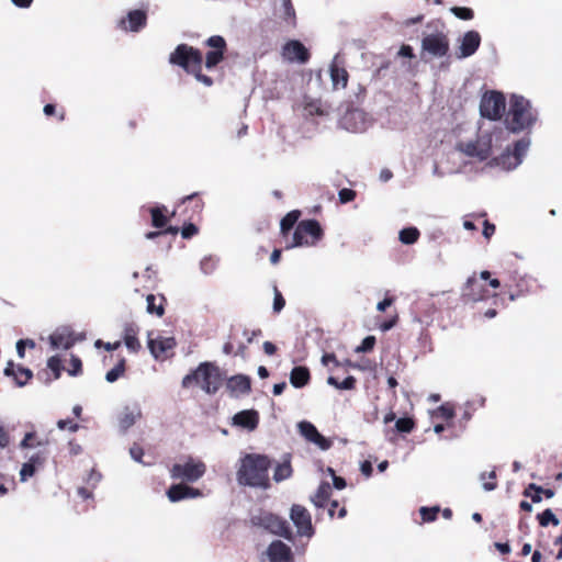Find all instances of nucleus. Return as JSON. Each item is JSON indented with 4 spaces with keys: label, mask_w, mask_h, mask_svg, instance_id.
<instances>
[{
    "label": "nucleus",
    "mask_w": 562,
    "mask_h": 562,
    "mask_svg": "<svg viewBox=\"0 0 562 562\" xmlns=\"http://www.w3.org/2000/svg\"><path fill=\"white\" fill-rule=\"evenodd\" d=\"M233 422L237 426L254 430L259 424V414L254 409L241 411L235 414Z\"/></svg>",
    "instance_id": "393cba45"
},
{
    "label": "nucleus",
    "mask_w": 562,
    "mask_h": 562,
    "mask_svg": "<svg viewBox=\"0 0 562 562\" xmlns=\"http://www.w3.org/2000/svg\"><path fill=\"white\" fill-rule=\"evenodd\" d=\"M395 299L393 296H386L383 301L379 302L376 305V310L379 312H384L387 307H390L394 303Z\"/></svg>",
    "instance_id": "338daca9"
},
{
    "label": "nucleus",
    "mask_w": 562,
    "mask_h": 562,
    "mask_svg": "<svg viewBox=\"0 0 562 562\" xmlns=\"http://www.w3.org/2000/svg\"><path fill=\"white\" fill-rule=\"evenodd\" d=\"M506 108L505 97L499 91L485 92L480 102V113L491 121L501 120Z\"/></svg>",
    "instance_id": "9b49d317"
},
{
    "label": "nucleus",
    "mask_w": 562,
    "mask_h": 562,
    "mask_svg": "<svg viewBox=\"0 0 562 562\" xmlns=\"http://www.w3.org/2000/svg\"><path fill=\"white\" fill-rule=\"evenodd\" d=\"M57 427L60 430L68 429L71 432H76L79 429V425L70 419H59L57 422Z\"/></svg>",
    "instance_id": "052dcab7"
},
{
    "label": "nucleus",
    "mask_w": 562,
    "mask_h": 562,
    "mask_svg": "<svg viewBox=\"0 0 562 562\" xmlns=\"http://www.w3.org/2000/svg\"><path fill=\"white\" fill-rule=\"evenodd\" d=\"M169 63L181 67L186 72L206 87L213 85V79L202 72L203 55L200 49L188 44H179L169 55Z\"/></svg>",
    "instance_id": "f03ea898"
},
{
    "label": "nucleus",
    "mask_w": 562,
    "mask_h": 562,
    "mask_svg": "<svg viewBox=\"0 0 562 562\" xmlns=\"http://www.w3.org/2000/svg\"><path fill=\"white\" fill-rule=\"evenodd\" d=\"M297 428L301 436H303L307 441L319 447L322 450H328L331 447V440L319 434L317 428L311 422H300Z\"/></svg>",
    "instance_id": "dca6fc26"
},
{
    "label": "nucleus",
    "mask_w": 562,
    "mask_h": 562,
    "mask_svg": "<svg viewBox=\"0 0 562 562\" xmlns=\"http://www.w3.org/2000/svg\"><path fill=\"white\" fill-rule=\"evenodd\" d=\"M537 121V112L529 100L521 95H513L509 101V110L505 119L507 130L513 133L530 128Z\"/></svg>",
    "instance_id": "7ed1b4c3"
},
{
    "label": "nucleus",
    "mask_w": 562,
    "mask_h": 562,
    "mask_svg": "<svg viewBox=\"0 0 562 562\" xmlns=\"http://www.w3.org/2000/svg\"><path fill=\"white\" fill-rule=\"evenodd\" d=\"M206 472V465L202 460L188 457L183 463H175L170 469V476L190 483L200 480Z\"/></svg>",
    "instance_id": "0eeeda50"
},
{
    "label": "nucleus",
    "mask_w": 562,
    "mask_h": 562,
    "mask_svg": "<svg viewBox=\"0 0 562 562\" xmlns=\"http://www.w3.org/2000/svg\"><path fill=\"white\" fill-rule=\"evenodd\" d=\"M330 473L333 474V484L337 490H342L346 487L347 483L346 480L341 476L335 475L334 471L329 469Z\"/></svg>",
    "instance_id": "774afa93"
},
{
    "label": "nucleus",
    "mask_w": 562,
    "mask_h": 562,
    "mask_svg": "<svg viewBox=\"0 0 562 562\" xmlns=\"http://www.w3.org/2000/svg\"><path fill=\"white\" fill-rule=\"evenodd\" d=\"M43 442L37 439L35 432L25 434L23 440L20 443L21 448H35L42 446Z\"/></svg>",
    "instance_id": "864d4df0"
},
{
    "label": "nucleus",
    "mask_w": 562,
    "mask_h": 562,
    "mask_svg": "<svg viewBox=\"0 0 562 562\" xmlns=\"http://www.w3.org/2000/svg\"><path fill=\"white\" fill-rule=\"evenodd\" d=\"M176 340L172 337H158L148 340V348L156 359L166 357V353L173 349Z\"/></svg>",
    "instance_id": "aec40b11"
},
{
    "label": "nucleus",
    "mask_w": 562,
    "mask_h": 562,
    "mask_svg": "<svg viewBox=\"0 0 562 562\" xmlns=\"http://www.w3.org/2000/svg\"><path fill=\"white\" fill-rule=\"evenodd\" d=\"M375 337L374 336H367L360 346L356 348V352H369L371 351L375 346Z\"/></svg>",
    "instance_id": "6e6d98bb"
},
{
    "label": "nucleus",
    "mask_w": 562,
    "mask_h": 562,
    "mask_svg": "<svg viewBox=\"0 0 562 562\" xmlns=\"http://www.w3.org/2000/svg\"><path fill=\"white\" fill-rule=\"evenodd\" d=\"M254 525L260 526L273 535L283 537L286 540L292 541L294 536L289 526V522L278 515L272 513H261L258 516L252 517Z\"/></svg>",
    "instance_id": "9d476101"
},
{
    "label": "nucleus",
    "mask_w": 562,
    "mask_h": 562,
    "mask_svg": "<svg viewBox=\"0 0 562 562\" xmlns=\"http://www.w3.org/2000/svg\"><path fill=\"white\" fill-rule=\"evenodd\" d=\"M201 495L196 488L190 487L183 483L173 484L167 491V496L170 502H180L186 498H194Z\"/></svg>",
    "instance_id": "6ab92c4d"
},
{
    "label": "nucleus",
    "mask_w": 562,
    "mask_h": 562,
    "mask_svg": "<svg viewBox=\"0 0 562 562\" xmlns=\"http://www.w3.org/2000/svg\"><path fill=\"white\" fill-rule=\"evenodd\" d=\"M331 496V486L328 482H322L316 491V493L311 496V502L317 508H324L327 506L328 501Z\"/></svg>",
    "instance_id": "7c9ffc66"
},
{
    "label": "nucleus",
    "mask_w": 562,
    "mask_h": 562,
    "mask_svg": "<svg viewBox=\"0 0 562 562\" xmlns=\"http://www.w3.org/2000/svg\"><path fill=\"white\" fill-rule=\"evenodd\" d=\"M481 45V35L477 31L471 30L463 34L460 45L456 49L458 59L468 58L476 53Z\"/></svg>",
    "instance_id": "2eb2a0df"
},
{
    "label": "nucleus",
    "mask_w": 562,
    "mask_h": 562,
    "mask_svg": "<svg viewBox=\"0 0 562 562\" xmlns=\"http://www.w3.org/2000/svg\"><path fill=\"white\" fill-rule=\"evenodd\" d=\"M281 55L289 63L306 64L311 58L310 50L297 40L288 41L282 46Z\"/></svg>",
    "instance_id": "4468645a"
},
{
    "label": "nucleus",
    "mask_w": 562,
    "mask_h": 562,
    "mask_svg": "<svg viewBox=\"0 0 562 562\" xmlns=\"http://www.w3.org/2000/svg\"><path fill=\"white\" fill-rule=\"evenodd\" d=\"M486 282H488V285L494 290L501 286L499 280L496 278H491L490 271H482L479 276L474 272L471 277L468 278L464 286L462 288V301L464 303H475L495 295L494 292L492 293L490 291Z\"/></svg>",
    "instance_id": "39448f33"
},
{
    "label": "nucleus",
    "mask_w": 562,
    "mask_h": 562,
    "mask_svg": "<svg viewBox=\"0 0 562 562\" xmlns=\"http://www.w3.org/2000/svg\"><path fill=\"white\" fill-rule=\"evenodd\" d=\"M440 508L438 506L434 507H422L419 509L422 519L424 522L435 521L438 517Z\"/></svg>",
    "instance_id": "de8ad7c7"
},
{
    "label": "nucleus",
    "mask_w": 562,
    "mask_h": 562,
    "mask_svg": "<svg viewBox=\"0 0 562 562\" xmlns=\"http://www.w3.org/2000/svg\"><path fill=\"white\" fill-rule=\"evenodd\" d=\"M182 387L188 389L192 384L199 385L205 393L215 394L223 384V375L220 368L212 362H202L182 379Z\"/></svg>",
    "instance_id": "20e7f679"
},
{
    "label": "nucleus",
    "mask_w": 562,
    "mask_h": 562,
    "mask_svg": "<svg viewBox=\"0 0 562 562\" xmlns=\"http://www.w3.org/2000/svg\"><path fill=\"white\" fill-rule=\"evenodd\" d=\"M536 281L529 277H520L514 285H508L507 294L510 301L525 296L533 291Z\"/></svg>",
    "instance_id": "a211bd4d"
},
{
    "label": "nucleus",
    "mask_w": 562,
    "mask_h": 562,
    "mask_svg": "<svg viewBox=\"0 0 562 562\" xmlns=\"http://www.w3.org/2000/svg\"><path fill=\"white\" fill-rule=\"evenodd\" d=\"M126 371V359L121 357L113 369L106 372L105 380L110 383L117 381Z\"/></svg>",
    "instance_id": "f704fd0d"
},
{
    "label": "nucleus",
    "mask_w": 562,
    "mask_h": 562,
    "mask_svg": "<svg viewBox=\"0 0 562 562\" xmlns=\"http://www.w3.org/2000/svg\"><path fill=\"white\" fill-rule=\"evenodd\" d=\"M450 11L460 20H472L474 18V12L471 8L467 7H452Z\"/></svg>",
    "instance_id": "8fccbe9b"
},
{
    "label": "nucleus",
    "mask_w": 562,
    "mask_h": 562,
    "mask_svg": "<svg viewBox=\"0 0 562 562\" xmlns=\"http://www.w3.org/2000/svg\"><path fill=\"white\" fill-rule=\"evenodd\" d=\"M283 7H284V19L285 20H291L292 23L294 24V21H295V10H294V7L292 4V1L291 0H283Z\"/></svg>",
    "instance_id": "680f3d73"
},
{
    "label": "nucleus",
    "mask_w": 562,
    "mask_h": 562,
    "mask_svg": "<svg viewBox=\"0 0 562 562\" xmlns=\"http://www.w3.org/2000/svg\"><path fill=\"white\" fill-rule=\"evenodd\" d=\"M419 236L420 233L416 227H406L400 232V240L405 245L415 244Z\"/></svg>",
    "instance_id": "4c0bfd02"
},
{
    "label": "nucleus",
    "mask_w": 562,
    "mask_h": 562,
    "mask_svg": "<svg viewBox=\"0 0 562 562\" xmlns=\"http://www.w3.org/2000/svg\"><path fill=\"white\" fill-rule=\"evenodd\" d=\"M459 147L467 156L479 158L480 160H486L491 156V146L477 140L460 144Z\"/></svg>",
    "instance_id": "4be33fe9"
},
{
    "label": "nucleus",
    "mask_w": 562,
    "mask_h": 562,
    "mask_svg": "<svg viewBox=\"0 0 562 562\" xmlns=\"http://www.w3.org/2000/svg\"><path fill=\"white\" fill-rule=\"evenodd\" d=\"M147 301V312L149 314H156L157 316L161 317L165 313L164 304L166 302V299L164 295L156 296L154 294H148L146 297Z\"/></svg>",
    "instance_id": "473e14b6"
},
{
    "label": "nucleus",
    "mask_w": 562,
    "mask_h": 562,
    "mask_svg": "<svg viewBox=\"0 0 562 562\" xmlns=\"http://www.w3.org/2000/svg\"><path fill=\"white\" fill-rule=\"evenodd\" d=\"M301 216V211L293 210L290 211L280 223V233L282 237L286 238L294 227V225L297 223L299 218Z\"/></svg>",
    "instance_id": "2f4dec72"
},
{
    "label": "nucleus",
    "mask_w": 562,
    "mask_h": 562,
    "mask_svg": "<svg viewBox=\"0 0 562 562\" xmlns=\"http://www.w3.org/2000/svg\"><path fill=\"white\" fill-rule=\"evenodd\" d=\"M271 462L268 457L261 454H247L241 460L237 472L239 484L251 487H269V475Z\"/></svg>",
    "instance_id": "f257e3e1"
},
{
    "label": "nucleus",
    "mask_w": 562,
    "mask_h": 562,
    "mask_svg": "<svg viewBox=\"0 0 562 562\" xmlns=\"http://www.w3.org/2000/svg\"><path fill=\"white\" fill-rule=\"evenodd\" d=\"M310 381H311V373H310L308 368L303 367V366H297L291 370L290 383L294 387H296V389L304 387L305 385H307L310 383Z\"/></svg>",
    "instance_id": "c85d7f7f"
},
{
    "label": "nucleus",
    "mask_w": 562,
    "mask_h": 562,
    "mask_svg": "<svg viewBox=\"0 0 562 562\" xmlns=\"http://www.w3.org/2000/svg\"><path fill=\"white\" fill-rule=\"evenodd\" d=\"M450 49L448 34L442 31L426 34L422 38V58L428 55L431 58L445 57Z\"/></svg>",
    "instance_id": "1a4fd4ad"
},
{
    "label": "nucleus",
    "mask_w": 562,
    "mask_h": 562,
    "mask_svg": "<svg viewBox=\"0 0 562 562\" xmlns=\"http://www.w3.org/2000/svg\"><path fill=\"white\" fill-rule=\"evenodd\" d=\"M47 368L53 372L54 380H57L60 378L61 371H63V363L58 356H53L47 360Z\"/></svg>",
    "instance_id": "49530a36"
},
{
    "label": "nucleus",
    "mask_w": 562,
    "mask_h": 562,
    "mask_svg": "<svg viewBox=\"0 0 562 562\" xmlns=\"http://www.w3.org/2000/svg\"><path fill=\"white\" fill-rule=\"evenodd\" d=\"M481 481H483V488L487 492L494 491L497 487V476L495 470L491 472H483L480 475Z\"/></svg>",
    "instance_id": "37998d69"
},
{
    "label": "nucleus",
    "mask_w": 562,
    "mask_h": 562,
    "mask_svg": "<svg viewBox=\"0 0 562 562\" xmlns=\"http://www.w3.org/2000/svg\"><path fill=\"white\" fill-rule=\"evenodd\" d=\"M267 555L270 562H292L293 553L291 548L281 540L272 541L268 549Z\"/></svg>",
    "instance_id": "f3484780"
},
{
    "label": "nucleus",
    "mask_w": 562,
    "mask_h": 562,
    "mask_svg": "<svg viewBox=\"0 0 562 562\" xmlns=\"http://www.w3.org/2000/svg\"><path fill=\"white\" fill-rule=\"evenodd\" d=\"M304 111L308 116H325L328 114L327 109L319 99L306 100L304 103Z\"/></svg>",
    "instance_id": "72a5a7b5"
},
{
    "label": "nucleus",
    "mask_w": 562,
    "mask_h": 562,
    "mask_svg": "<svg viewBox=\"0 0 562 562\" xmlns=\"http://www.w3.org/2000/svg\"><path fill=\"white\" fill-rule=\"evenodd\" d=\"M227 389L231 393L248 394L251 390V380L247 375H234L228 379Z\"/></svg>",
    "instance_id": "bb28decb"
},
{
    "label": "nucleus",
    "mask_w": 562,
    "mask_h": 562,
    "mask_svg": "<svg viewBox=\"0 0 562 562\" xmlns=\"http://www.w3.org/2000/svg\"><path fill=\"white\" fill-rule=\"evenodd\" d=\"M127 22L128 26L126 25V20L122 19L120 21L121 29L132 32H138L140 29H143L147 23V14L143 10H133L130 11L127 14Z\"/></svg>",
    "instance_id": "b1692460"
},
{
    "label": "nucleus",
    "mask_w": 562,
    "mask_h": 562,
    "mask_svg": "<svg viewBox=\"0 0 562 562\" xmlns=\"http://www.w3.org/2000/svg\"><path fill=\"white\" fill-rule=\"evenodd\" d=\"M290 518L296 527L300 536L311 538L314 535L315 529L312 524V516L304 506L297 504L292 505Z\"/></svg>",
    "instance_id": "ddd939ff"
},
{
    "label": "nucleus",
    "mask_w": 562,
    "mask_h": 562,
    "mask_svg": "<svg viewBox=\"0 0 562 562\" xmlns=\"http://www.w3.org/2000/svg\"><path fill=\"white\" fill-rule=\"evenodd\" d=\"M285 305V300L278 288H274L273 312L280 313Z\"/></svg>",
    "instance_id": "bf43d9fd"
},
{
    "label": "nucleus",
    "mask_w": 562,
    "mask_h": 562,
    "mask_svg": "<svg viewBox=\"0 0 562 562\" xmlns=\"http://www.w3.org/2000/svg\"><path fill=\"white\" fill-rule=\"evenodd\" d=\"M483 226H484L483 235L486 239H490L494 235L496 227L494 224L490 223L487 220L484 221Z\"/></svg>",
    "instance_id": "0e129e2a"
},
{
    "label": "nucleus",
    "mask_w": 562,
    "mask_h": 562,
    "mask_svg": "<svg viewBox=\"0 0 562 562\" xmlns=\"http://www.w3.org/2000/svg\"><path fill=\"white\" fill-rule=\"evenodd\" d=\"M543 487L537 485L536 483H530L528 486L524 490L522 495L525 497H529L532 503H540L542 499V493Z\"/></svg>",
    "instance_id": "a19ab883"
},
{
    "label": "nucleus",
    "mask_w": 562,
    "mask_h": 562,
    "mask_svg": "<svg viewBox=\"0 0 562 562\" xmlns=\"http://www.w3.org/2000/svg\"><path fill=\"white\" fill-rule=\"evenodd\" d=\"M204 207V202L199 193H192L181 199L171 212V216L182 222L199 221Z\"/></svg>",
    "instance_id": "6e6552de"
},
{
    "label": "nucleus",
    "mask_w": 562,
    "mask_h": 562,
    "mask_svg": "<svg viewBox=\"0 0 562 562\" xmlns=\"http://www.w3.org/2000/svg\"><path fill=\"white\" fill-rule=\"evenodd\" d=\"M356 120H361V121L363 120V113L359 110H352V111L347 112L344 115L341 123L346 130L351 131V132H357L359 128L356 125L351 124V122L356 121Z\"/></svg>",
    "instance_id": "e433bc0d"
},
{
    "label": "nucleus",
    "mask_w": 562,
    "mask_h": 562,
    "mask_svg": "<svg viewBox=\"0 0 562 562\" xmlns=\"http://www.w3.org/2000/svg\"><path fill=\"white\" fill-rule=\"evenodd\" d=\"M291 475H292L291 463L289 461H285V462L277 465L274 473H273V479L277 482H281L283 480L289 479Z\"/></svg>",
    "instance_id": "ea45409f"
},
{
    "label": "nucleus",
    "mask_w": 562,
    "mask_h": 562,
    "mask_svg": "<svg viewBox=\"0 0 562 562\" xmlns=\"http://www.w3.org/2000/svg\"><path fill=\"white\" fill-rule=\"evenodd\" d=\"M323 236V228L316 220L301 221L295 227L291 241L285 245V249L315 246Z\"/></svg>",
    "instance_id": "423d86ee"
},
{
    "label": "nucleus",
    "mask_w": 562,
    "mask_h": 562,
    "mask_svg": "<svg viewBox=\"0 0 562 562\" xmlns=\"http://www.w3.org/2000/svg\"><path fill=\"white\" fill-rule=\"evenodd\" d=\"M356 191L352 189L344 188L338 192L340 203H349L356 199Z\"/></svg>",
    "instance_id": "13d9d810"
},
{
    "label": "nucleus",
    "mask_w": 562,
    "mask_h": 562,
    "mask_svg": "<svg viewBox=\"0 0 562 562\" xmlns=\"http://www.w3.org/2000/svg\"><path fill=\"white\" fill-rule=\"evenodd\" d=\"M10 443L9 432L5 430L3 426L0 425V448H5Z\"/></svg>",
    "instance_id": "69168bd1"
},
{
    "label": "nucleus",
    "mask_w": 562,
    "mask_h": 562,
    "mask_svg": "<svg viewBox=\"0 0 562 562\" xmlns=\"http://www.w3.org/2000/svg\"><path fill=\"white\" fill-rule=\"evenodd\" d=\"M139 327L134 323H127L123 330V341L130 352L137 353L142 349L138 339Z\"/></svg>",
    "instance_id": "5701e85b"
},
{
    "label": "nucleus",
    "mask_w": 562,
    "mask_h": 562,
    "mask_svg": "<svg viewBox=\"0 0 562 562\" xmlns=\"http://www.w3.org/2000/svg\"><path fill=\"white\" fill-rule=\"evenodd\" d=\"M395 428L398 432L409 434L415 428V422L411 417H402L396 420Z\"/></svg>",
    "instance_id": "a18cd8bd"
},
{
    "label": "nucleus",
    "mask_w": 562,
    "mask_h": 562,
    "mask_svg": "<svg viewBox=\"0 0 562 562\" xmlns=\"http://www.w3.org/2000/svg\"><path fill=\"white\" fill-rule=\"evenodd\" d=\"M46 460V456L43 452H37L33 454L27 462L23 463L20 471V479L22 482H25L30 477H32L36 469L42 467Z\"/></svg>",
    "instance_id": "a878e982"
},
{
    "label": "nucleus",
    "mask_w": 562,
    "mask_h": 562,
    "mask_svg": "<svg viewBox=\"0 0 562 562\" xmlns=\"http://www.w3.org/2000/svg\"><path fill=\"white\" fill-rule=\"evenodd\" d=\"M136 422V416L133 412H124L120 417V427L122 429H127L133 426Z\"/></svg>",
    "instance_id": "5fc2aeb1"
},
{
    "label": "nucleus",
    "mask_w": 562,
    "mask_h": 562,
    "mask_svg": "<svg viewBox=\"0 0 562 562\" xmlns=\"http://www.w3.org/2000/svg\"><path fill=\"white\" fill-rule=\"evenodd\" d=\"M149 213L151 216V225L157 229L165 228L172 217L165 205L153 206L149 209Z\"/></svg>",
    "instance_id": "cd10ccee"
},
{
    "label": "nucleus",
    "mask_w": 562,
    "mask_h": 562,
    "mask_svg": "<svg viewBox=\"0 0 562 562\" xmlns=\"http://www.w3.org/2000/svg\"><path fill=\"white\" fill-rule=\"evenodd\" d=\"M435 416L445 420H451L454 416L453 407L449 404H442L436 409Z\"/></svg>",
    "instance_id": "603ef678"
},
{
    "label": "nucleus",
    "mask_w": 562,
    "mask_h": 562,
    "mask_svg": "<svg viewBox=\"0 0 562 562\" xmlns=\"http://www.w3.org/2000/svg\"><path fill=\"white\" fill-rule=\"evenodd\" d=\"M204 46L210 48L205 55V67L207 69H213L224 60L225 53L227 50V43L223 36L213 35L204 42Z\"/></svg>",
    "instance_id": "f8f14e48"
},
{
    "label": "nucleus",
    "mask_w": 562,
    "mask_h": 562,
    "mask_svg": "<svg viewBox=\"0 0 562 562\" xmlns=\"http://www.w3.org/2000/svg\"><path fill=\"white\" fill-rule=\"evenodd\" d=\"M537 519L541 527H547L549 524H552L553 526L559 525V519L555 517L553 512L549 508L543 510L541 514H538Z\"/></svg>",
    "instance_id": "c03bdc74"
},
{
    "label": "nucleus",
    "mask_w": 562,
    "mask_h": 562,
    "mask_svg": "<svg viewBox=\"0 0 562 562\" xmlns=\"http://www.w3.org/2000/svg\"><path fill=\"white\" fill-rule=\"evenodd\" d=\"M82 372V362L77 356H71L70 359V368L68 369V373L70 375H79Z\"/></svg>",
    "instance_id": "4d7b16f0"
},
{
    "label": "nucleus",
    "mask_w": 562,
    "mask_h": 562,
    "mask_svg": "<svg viewBox=\"0 0 562 562\" xmlns=\"http://www.w3.org/2000/svg\"><path fill=\"white\" fill-rule=\"evenodd\" d=\"M180 232H181L182 238L190 239L199 233V228L194 224V221H187V222H183V226Z\"/></svg>",
    "instance_id": "09e8293b"
},
{
    "label": "nucleus",
    "mask_w": 562,
    "mask_h": 562,
    "mask_svg": "<svg viewBox=\"0 0 562 562\" xmlns=\"http://www.w3.org/2000/svg\"><path fill=\"white\" fill-rule=\"evenodd\" d=\"M357 380L355 376L349 375L341 382H338L336 378L329 376L328 384L336 386L339 390H353L356 387Z\"/></svg>",
    "instance_id": "79ce46f5"
},
{
    "label": "nucleus",
    "mask_w": 562,
    "mask_h": 562,
    "mask_svg": "<svg viewBox=\"0 0 562 562\" xmlns=\"http://www.w3.org/2000/svg\"><path fill=\"white\" fill-rule=\"evenodd\" d=\"M49 341L53 348L69 349L74 345V340L70 338V336H66L60 333L52 334Z\"/></svg>",
    "instance_id": "c9c22d12"
},
{
    "label": "nucleus",
    "mask_w": 562,
    "mask_h": 562,
    "mask_svg": "<svg viewBox=\"0 0 562 562\" xmlns=\"http://www.w3.org/2000/svg\"><path fill=\"white\" fill-rule=\"evenodd\" d=\"M130 453H131V457L137 461V462H142V458L144 456V450L143 448L137 445V443H134L131 449H130Z\"/></svg>",
    "instance_id": "e2e57ef3"
},
{
    "label": "nucleus",
    "mask_w": 562,
    "mask_h": 562,
    "mask_svg": "<svg viewBox=\"0 0 562 562\" xmlns=\"http://www.w3.org/2000/svg\"><path fill=\"white\" fill-rule=\"evenodd\" d=\"M43 111L46 116L57 115L58 121L60 122H63L66 117L65 109L60 108L59 110H57L56 105L52 103L45 104Z\"/></svg>",
    "instance_id": "3c124183"
},
{
    "label": "nucleus",
    "mask_w": 562,
    "mask_h": 562,
    "mask_svg": "<svg viewBox=\"0 0 562 562\" xmlns=\"http://www.w3.org/2000/svg\"><path fill=\"white\" fill-rule=\"evenodd\" d=\"M329 72L334 89L347 87L349 74L344 67H339L336 61H333Z\"/></svg>",
    "instance_id": "c756f323"
},
{
    "label": "nucleus",
    "mask_w": 562,
    "mask_h": 562,
    "mask_svg": "<svg viewBox=\"0 0 562 562\" xmlns=\"http://www.w3.org/2000/svg\"><path fill=\"white\" fill-rule=\"evenodd\" d=\"M530 145L529 138H521L514 144L513 156L516 159V165L521 162L522 157L526 155Z\"/></svg>",
    "instance_id": "58836bf2"
},
{
    "label": "nucleus",
    "mask_w": 562,
    "mask_h": 562,
    "mask_svg": "<svg viewBox=\"0 0 562 562\" xmlns=\"http://www.w3.org/2000/svg\"><path fill=\"white\" fill-rule=\"evenodd\" d=\"M4 374L7 376H12L18 386L26 385L33 378V372L30 369L22 366H15L12 361L8 362L4 369Z\"/></svg>",
    "instance_id": "412c9836"
}]
</instances>
